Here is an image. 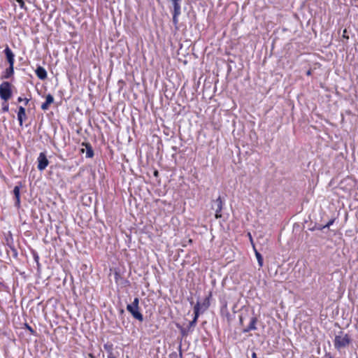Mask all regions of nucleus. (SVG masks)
<instances>
[{"label":"nucleus","mask_w":358,"mask_h":358,"mask_svg":"<svg viewBox=\"0 0 358 358\" xmlns=\"http://www.w3.org/2000/svg\"><path fill=\"white\" fill-rule=\"evenodd\" d=\"M53 101H54L53 96L50 94H48L45 96V101L41 105V109L43 110H48L50 107V105L51 103H52Z\"/></svg>","instance_id":"1a4fd4ad"},{"label":"nucleus","mask_w":358,"mask_h":358,"mask_svg":"<svg viewBox=\"0 0 358 358\" xmlns=\"http://www.w3.org/2000/svg\"><path fill=\"white\" fill-rule=\"evenodd\" d=\"M38 166L37 168L39 171H43L49 164V161L44 152H41L37 159Z\"/></svg>","instance_id":"20e7f679"},{"label":"nucleus","mask_w":358,"mask_h":358,"mask_svg":"<svg viewBox=\"0 0 358 358\" xmlns=\"http://www.w3.org/2000/svg\"><path fill=\"white\" fill-rule=\"evenodd\" d=\"M13 73H14L13 66L9 65V67L6 69L4 74L2 76V78L8 79L10 76H13Z\"/></svg>","instance_id":"ddd939ff"},{"label":"nucleus","mask_w":358,"mask_h":358,"mask_svg":"<svg viewBox=\"0 0 358 358\" xmlns=\"http://www.w3.org/2000/svg\"><path fill=\"white\" fill-rule=\"evenodd\" d=\"M83 145L85 146L86 148V157L92 158L94 156V151L91 145L88 143H83Z\"/></svg>","instance_id":"f8f14e48"},{"label":"nucleus","mask_w":358,"mask_h":358,"mask_svg":"<svg viewBox=\"0 0 358 358\" xmlns=\"http://www.w3.org/2000/svg\"><path fill=\"white\" fill-rule=\"evenodd\" d=\"M257 322V319L256 317H252L250 320V324L248 325L249 329L255 330L257 329L256 323Z\"/></svg>","instance_id":"dca6fc26"},{"label":"nucleus","mask_w":358,"mask_h":358,"mask_svg":"<svg viewBox=\"0 0 358 358\" xmlns=\"http://www.w3.org/2000/svg\"><path fill=\"white\" fill-rule=\"evenodd\" d=\"M154 174H155V176H157L158 175V172L156 171H155Z\"/></svg>","instance_id":"7c9ffc66"},{"label":"nucleus","mask_w":358,"mask_h":358,"mask_svg":"<svg viewBox=\"0 0 358 358\" xmlns=\"http://www.w3.org/2000/svg\"><path fill=\"white\" fill-rule=\"evenodd\" d=\"M27 328L28 329V330H29L31 333H34V330L33 329L29 327V325H27Z\"/></svg>","instance_id":"393cba45"},{"label":"nucleus","mask_w":358,"mask_h":358,"mask_svg":"<svg viewBox=\"0 0 358 358\" xmlns=\"http://www.w3.org/2000/svg\"><path fill=\"white\" fill-rule=\"evenodd\" d=\"M350 343V338L348 334L340 331L338 335L335 336L334 347L339 350L348 345Z\"/></svg>","instance_id":"f257e3e1"},{"label":"nucleus","mask_w":358,"mask_h":358,"mask_svg":"<svg viewBox=\"0 0 358 358\" xmlns=\"http://www.w3.org/2000/svg\"><path fill=\"white\" fill-rule=\"evenodd\" d=\"M179 327L182 336H187L189 334V332L191 331V330H189V329L187 327V328H183L182 327Z\"/></svg>","instance_id":"a211bd4d"},{"label":"nucleus","mask_w":358,"mask_h":358,"mask_svg":"<svg viewBox=\"0 0 358 358\" xmlns=\"http://www.w3.org/2000/svg\"><path fill=\"white\" fill-rule=\"evenodd\" d=\"M252 358H257V354L255 352H252Z\"/></svg>","instance_id":"bb28decb"},{"label":"nucleus","mask_w":358,"mask_h":358,"mask_svg":"<svg viewBox=\"0 0 358 358\" xmlns=\"http://www.w3.org/2000/svg\"><path fill=\"white\" fill-rule=\"evenodd\" d=\"M203 305L205 306L206 308H207L209 306V301L208 299H205V302L203 303Z\"/></svg>","instance_id":"4be33fe9"},{"label":"nucleus","mask_w":358,"mask_h":358,"mask_svg":"<svg viewBox=\"0 0 358 358\" xmlns=\"http://www.w3.org/2000/svg\"><path fill=\"white\" fill-rule=\"evenodd\" d=\"M17 101H18L19 102H21V101H24V99H22V97H18Z\"/></svg>","instance_id":"c85d7f7f"},{"label":"nucleus","mask_w":358,"mask_h":358,"mask_svg":"<svg viewBox=\"0 0 358 358\" xmlns=\"http://www.w3.org/2000/svg\"><path fill=\"white\" fill-rule=\"evenodd\" d=\"M139 299L138 298H135L133 303L131 304H128L127 306H132L133 307L138 308Z\"/></svg>","instance_id":"6ab92c4d"},{"label":"nucleus","mask_w":358,"mask_h":358,"mask_svg":"<svg viewBox=\"0 0 358 358\" xmlns=\"http://www.w3.org/2000/svg\"><path fill=\"white\" fill-rule=\"evenodd\" d=\"M180 15V11H178V13L176 11H173V23L175 25H177L178 23V17Z\"/></svg>","instance_id":"f3484780"},{"label":"nucleus","mask_w":358,"mask_h":358,"mask_svg":"<svg viewBox=\"0 0 358 358\" xmlns=\"http://www.w3.org/2000/svg\"><path fill=\"white\" fill-rule=\"evenodd\" d=\"M171 1L172 2V4L173 6V11H176L177 13L178 11H180V2L182 1V0H171Z\"/></svg>","instance_id":"4468645a"},{"label":"nucleus","mask_w":358,"mask_h":358,"mask_svg":"<svg viewBox=\"0 0 358 358\" xmlns=\"http://www.w3.org/2000/svg\"><path fill=\"white\" fill-rule=\"evenodd\" d=\"M24 105L27 106L29 101V99L27 98L24 99Z\"/></svg>","instance_id":"5701e85b"},{"label":"nucleus","mask_w":358,"mask_h":358,"mask_svg":"<svg viewBox=\"0 0 358 358\" xmlns=\"http://www.w3.org/2000/svg\"><path fill=\"white\" fill-rule=\"evenodd\" d=\"M127 310L131 314V315L140 322L143 320V315L138 311V308L132 306H127Z\"/></svg>","instance_id":"423d86ee"},{"label":"nucleus","mask_w":358,"mask_h":358,"mask_svg":"<svg viewBox=\"0 0 358 358\" xmlns=\"http://www.w3.org/2000/svg\"><path fill=\"white\" fill-rule=\"evenodd\" d=\"M249 235H250V234H249ZM250 238L252 241V236H250Z\"/></svg>","instance_id":"473e14b6"},{"label":"nucleus","mask_w":358,"mask_h":358,"mask_svg":"<svg viewBox=\"0 0 358 358\" xmlns=\"http://www.w3.org/2000/svg\"><path fill=\"white\" fill-rule=\"evenodd\" d=\"M329 358H331V357Z\"/></svg>","instance_id":"72a5a7b5"},{"label":"nucleus","mask_w":358,"mask_h":358,"mask_svg":"<svg viewBox=\"0 0 358 358\" xmlns=\"http://www.w3.org/2000/svg\"><path fill=\"white\" fill-rule=\"evenodd\" d=\"M108 358H115L112 354L108 355Z\"/></svg>","instance_id":"c756f323"},{"label":"nucleus","mask_w":358,"mask_h":358,"mask_svg":"<svg viewBox=\"0 0 358 358\" xmlns=\"http://www.w3.org/2000/svg\"><path fill=\"white\" fill-rule=\"evenodd\" d=\"M223 208V201L220 196H219L216 200L213 201V204L212 205V208L215 211V218L218 219L222 217L221 211Z\"/></svg>","instance_id":"7ed1b4c3"},{"label":"nucleus","mask_w":358,"mask_h":358,"mask_svg":"<svg viewBox=\"0 0 358 358\" xmlns=\"http://www.w3.org/2000/svg\"><path fill=\"white\" fill-rule=\"evenodd\" d=\"M346 32H347L346 29H344L343 36V37H345V38H348V36H346Z\"/></svg>","instance_id":"a878e982"},{"label":"nucleus","mask_w":358,"mask_h":358,"mask_svg":"<svg viewBox=\"0 0 358 358\" xmlns=\"http://www.w3.org/2000/svg\"><path fill=\"white\" fill-rule=\"evenodd\" d=\"M334 222V220H329L326 225H324L323 227V228H329L331 225L333 224V223Z\"/></svg>","instance_id":"aec40b11"},{"label":"nucleus","mask_w":358,"mask_h":358,"mask_svg":"<svg viewBox=\"0 0 358 358\" xmlns=\"http://www.w3.org/2000/svg\"><path fill=\"white\" fill-rule=\"evenodd\" d=\"M36 74L41 80H44L47 78V72L45 69L41 66H38L36 69Z\"/></svg>","instance_id":"9d476101"},{"label":"nucleus","mask_w":358,"mask_h":358,"mask_svg":"<svg viewBox=\"0 0 358 358\" xmlns=\"http://www.w3.org/2000/svg\"><path fill=\"white\" fill-rule=\"evenodd\" d=\"M8 108H9L8 104L6 103L3 106L2 110H3V112H8Z\"/></svg>","instance_id":"412c9836"},{"label":"nucleus","mask_w":358,"mask_h":358,"mask_svg":"<svg viewBox=\"0 0 358 358\" xmlns=\"http://www.w3.org/2000/svg\"><path fill=\"white\" fill-rule=\"evenodd\" d=\"M13 194L15 197V205L19 207L20 204V187L15 186L13 189Z\"/></svg>","instance_id":"9b49d317"},{"label":"nucleus","mask_w":358,"mask_h":358,"mask_svg":"<svg viewBox=\"0 0 358 358\" xmlns=\"http://www.w3.org/2000/svg\"><path fill=\"white\" fill-rule=\"evenodd\" d=\"M251 330H252V329H249V327H248L247 328L244 329L243 330V331L244 333H247V332H248V331H251Z\"/></svg>","instance_id":"b1692460"},{"label":"nucleus","mask_w":358,"mask_h":358,"mask_svg":"<svg viewBox=\"0 0 358 358\" xmlns=\"http://www.w3.org/2000/svg\"><path fill=\"white\" fill-rule=\"evenodd\" d=\"M306 75H307V76H310V75H311V70H308V71H307V72H306Z\"/></svg>","instance_id":"cd10ccee"},{"label":"nucleus","mask_w":358,"mask_h":358,"mask_svg":"<svg viewBox=\"0 0 358 358\" xmlns=\"http://www.w3.org/2000/svg\"><path fill=\"white\" fill-rule=\"evenodd\" d=\"M11 84L8 82H3L0 85V97L7 101L12 96Z\"/></svg>","instance_id":"f03ea898"},{"label":"nucleus","mask_w":358,"mask_h":358,"mask_svg":"<svg viewBox=\"0 0 358 358\" xmlns=\"http://www.w3.org/2000/svg\"><path fill=\"white\" fill-rule=\"evenodd\" d=\"M199 310H200V303L199 302H197L196 304L194 307V319L190 321L188 324L187 328L189 330L192 331V328H193L196 323L199 315Z\"/></svg>","instance_id":"39448f33"},{"label":"nucleus","mask_w":358,"mask_h":358,"mask_svg":"<svg viewBox=\"0 0 358 358\" xmlns=\"http://www.w3.org/2000/svg\"><path fill=\"white\" fill-rule=\"evenodd\" d=\"M27 119L25 108L23 106H20L17 113V120L20 126L23 124V122Z\"/></svg>","instance_id":"6e6552de"},{"label":"nucleus","mask_w":358,"mask_h":358,"mask_svg":"<svg viewBox=\"0 0 358 358\" xmlns=\"http://www.w3.org/2000/svg\"><path fill=\"white\" fill-rule=\"evenodd\" d=\"M254 250H255L256 258L258 262V264H259V267H262L263 266V257H262V255L255 248H254Z\"/></svg>","instance_id":"2eb2a0df"},{"label":"nucleus","mask_w":358,"mask_h":358,"mask_svg":"<svg viewBox=\"0 0 358 358\" xmlns=\"http://www.w3.org/2000/svg\"><path fill=\"white\" fill-rule=\"evenodd\" d=\"M4 53L6 55L7 61L9 63V65L14 66L15 55L8 46H6V48H5Z\"/></svg>","instance_id":"0eeeda50"},{"label":"nucleus","mask_w":358,"mask_h":358,"mask_svg":"<svg viewBox=\"0 0 358 358\" xmlns=\"http://www.w3.org/2000/svg\"><path fill=\"white\" fill-rule=\"evenodd\" d=\"M19 2H20L22 4H23L22 0H18Z\"/></svg>","instance_id":"2f4dec72"}]
</instances>
